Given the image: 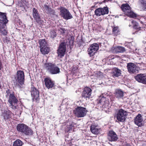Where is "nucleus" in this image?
Instances as JSON below:
<instances>
[{
	"instance_id": "58836bf2",
	"label": "nucleus",
	"mask_w": 146,
	"mask_h": 146,
	"mask_svg": "<svg viewBox=\"0 0 146 146\" xmlns=\"http://www.w3.org/2000/svg\"><path fill=\"white\" fill-rule=\"evenodd\" d=\"M141 23H142V22H141Z\"/></svg>"
},
{
	"instance_id": "5701e85b",
	"label": "nucleus",
	"mask_w": 146,
	"mask_h": 146,
	"mask_svg": "<svg viewBox=\"0 0 146 146\" xmlns=\"http://www.w3.org/2000/svg\"><path fill=\"white\" fill-rule=\"evenodd\" d=\"M113 50L116 53H123L125 51V50L123 47L119 46L115 47Z\"/></svg>"
},
{
	"instance_id": "4c0bfd02",
	"label": "nucleus",
	"mask_w": 146,
	"mask_h": 146,
	"mask_svg": "<svg viewBox=\"0 0 146 146\" xmlns=\"http://www.w3.org/2000/svg\"><path fill=\"white\" fill-rule=\"evenodd\" d=\"M131 25H129V27H131Z\"/></svg>"
},
{
	"instance_id": "9d476101",
	"label": "nucleus",
	"mask_w": 146,
	"mask_h": 146,
	"mask_svg": "<svg viewBox=\"0 0 146 146\" xmlns=\"http://www.w3.org/2000/svg\"><path fill=\"white\" fill-rule=\"evenodd\" d=\"M66 50V46L65 43L62 42L60 44L57 51L58 56L62 58L64 56Z\"/></svg>"
},
{
	"instance_id": "7c9ffc66",
	"label": "nucleus",
	"mask_w": 146,
	"mask_h": 146,
	"mask_svg": "<svg viewBox=\"0 0 146 146\" xmlns=\"http://www.w3.org/2000/svg\"><path fill=\"white\" fill-rule=\"evenodd\" d=\"M23 144L22 142L20 140L17 139L14 142L13 146H22Z\"/></svg>"
},
{
	"instance_id": "f257e3e1",
	"label": "nucleus",
	"mask_w": 146,
	"mask_h": 146,
	"mask_svg": "<svg viewBox=\"0 0 146 146\" xmlns=\"http://www.w3.org/2000/svg\"><path fill=\"white\" fill-rule=\"evenodd\" d=\"M6 14L0 12V33L3 35H6L7 33L6 24L8 22Z\"/></svg>"
},
{
	"instance_id": "1a4fd4ad",
	"label": "nucleus",
	"mask_w": 146,
	"mask_h": 146,
	"mask_svg": "<svg viewBox=\"0 0 146 146\" xmlns=\"http://www.w3.org/2000/svg\"><path fill=\"white\" fill-rule=\"evenodd\" d=\"M127 115L126 111L121 109L119 110L117 114L116 118L118 121L120 122L124 121L126 119Z\"/></svg>"
},
{
	"instance_id": "39448f33",
	"label": "nucleus",
	"mask_w": 146,
	"mask_h": 146,
	"mask_svg": "<svg viewBox=\"0 0 146 146\" xmlns=\"http://www.w3.org/2000/svg\"><path fill=\"white\" fill-rule=\"evenodd\" d=\"M60 11V15L64 19L68 20L72 18L73 17L68 10L63 7L58 8Z\"/></svg>"
},
{
	"instance_id": "4be33fe9",
	"label": "nucleus",
	"mask_w": 146,
	"mask_h": 146,
	"mask_svg": "<svg viewBox=\"0 0 146 146\" xmlns=\"http://www.w3.org/2000/svg\"><path fill=\"white\" fill-rule=\"evenodd\" d=\"M112 76L113 77H118L121 75V71L116 68H114L112 70Z\"/></svg>"
},
{
	"instance_id": "2eb2a0df",
	"label": "nucleus",
	"mask_w": 146,
	"mask_h": 146,
	"mask_svg": "<svg viewBox=\"0 0 146 146\" xmlns=\"http://www.w3.org/2000/svg\"><path fill=\"white\" fill-rule=\"evenodd\" d=\"M118 139L117 135L113 131H109L108 134V139L110 141H114Z\"/></svg>"
},
{
	"instance_id": "f3484780",
	"label": "nucleus",
	"mask_w": 146,
	"mask_h": 146,
	"mask_svg": "<svg viewBox=\"0 0 146 146\" xmlns=\"http://www.w3.org/2000/svg\"><path fill=\"white\" fill-rule=\"evenodd\" d=\"M33 16L34 19L37 22L40 21V16L37 9L35 8L33 9Z\"/></svg>"
},
{
	"instance_id": "c85d7f7f",
	"label": "nucleus",
	"mask_w": 146,
	"mask_h": 146,
	"mask_svg": "<svg viewBox=\"0 0 146 146\" xmlns=\"http://www.w3.org/2000/svg\"><path fill=\"white\" fill-rule=\"evenodd\" d=\"M40 48L48 46L47 44L44 39H41L39 40Z\"/></svg>"
},
{
	"instance_id": "473e14b6",
	"label": "nucleus",
	"mask_w": 146,
	"mask_h": 146,
	"mask_svg": "<svg viewBox=\"0 0 146 146\" xmlns=\"http://www.w3.org/2000/svg\"><path fill=\"white\" fill-rule=\"evenodd\" d=\"M44 8L45 10H46L47 11H49L50 9L49 6L46 5H44Z\"/></svg>"
},
{
	"instance_id": "c9c22d12",
	"label": "nucleus",
	"mask_w": 146,
	"mask_h": 146,
	"mask_svg": "<svg viewBox=\"0 0 146 146\" xmlns=\"http://www.w3.org/2000/svg\"><path fill=\"white\" fill-rule=\"evenodd\" d=\"M73 127V126L72 124H70V127H69V129H68V131H69L70 130V129L72 128Z\"/></svg>"
},
{
	"instance_id": "2f4dec72",
	"label": "nucleus",
	"mask_w": 146,
	"mask_h": 146,
	"mask_svg": "<svg viewBox=\"0 0 146 146\" xmlns=\"http://www.w3.org/2000/svg\"><path fill=\"white\" fill-rule=\"evenodd\" d=\"M49 35L50 37L52 38H54L56 37V31L54 30L51 31Z\"/></svg>"
},
{
	"instance_id": "393cba45",
	"label": "nucleus",
	"mask_w": 146,
	"mask_h": 146,
	"mask_svg": "<svg viewBox=\"0 0 146 146\" xmlns=\"http://www.w3.org/2000/svg\"><path fill=\"white\" fill-rule=\"evenodd\" d=\"M40 51L41 53L43 54H48L50 52V49L48 46L40 48Z\"/></svg>"
},
{
	"instance_id": "b1692460",
	"label": "nucleus",
	"mask_w": 146,
	"mask_h": 146,
	"mask_svg": "<svg viewBox=\"0 0 146 146\" xmlns=\"http://www.w3.org/2000/svg\"><path fill=\"white\" fill-rule=\"evenodd\" d=\"M121 9L125 14L128 11H130L131 9V7L128 4H124L122 5Z\"/></svg>"
},
{
	"instance_id": "ddd939ff",
	"label": "nucleus",
	"mask_w": 146,
	"mask_h": 146,
	"mask_svg": "<svg viewBox=\"0 0 146 146\" xmlns=\"http://www.w3.org/2000/svg\"><path fill=\"white\" fill-rule=\"evenodd\" d=\"M45 86L48 89L52 88L54 86V82L50 78H46L44 80Z\"/></svg>"
},
{
	"instance_id": "f8f14e48",
	"label": "nucleus",
	"mask_w": 146,
	"mask_h": 146,
	"mask_svg": "<svg viewBox=\"0 0 146 146\" xmlns=\"http://www.w3.org/2000/svg\"><path fill=\"white\" fill-rule=\"evenodd\" d=\"M127 68L128 72L130 73H137L138 72V70L137 66L133 63H128Z\"/></svg>"
},
{
	"instance_id": "0eeeda50",
	"label": "nucleus",
	"mask_w": 146,
	"mask_h": 146,
	"mask_svg": "<svg viewBox=\"0 0 146 146\" xmlns=\"http://www.w3.org/2000/svg\"><path fill=\"white\" fill-rule=\"evenodd\" d=\"M88 112L86 108L81 106H78L75 109V113L78 117H83L85 116Z\"/></svg>"
},
{
	"instance_id": "a878e982",
	"label": "nucleus",
	"mask_w": 146,
	"mask_h": 146,
	"mask_svg": "<svg viewBox=\"0 0 146 146\" xmlns=\"http://www.w3.org/2000/svg\"><path fill=\"white\" fill-rule=\"evenodd\" d=\"M115 96L118 98H121L123 96V92L120 90H116L115 92Z\"/></svg>"
},
{
	"instance_id": "cd10ccee",
	"label": "nucleus",
	"mask_w": 146,
	"mask_h": 146,
	"mask_svg": "<svg viewBox=\"0 0 146 146\" xmlns=\"http://www.w3.org/2000/svg\"><path fill=\"white\" fill-rule=\"evenodd\" d=\"M113 34L115 35H117L119 34V30L118 26L112 27Z\"/></svg>"
},
{
	"instance_id": "c756f323",
	"label": "nucleus",
	"mask_w": 146,
	"mask_h": 146,
	"mask_svg": "<svg viewBox=\"0 0 146 146\" xmlns=\"http://www.w3.org/2000/svg\"><path fill=\"white\" fill-rule=\"evenodd\" d=\"M125 14L131 18H134L136 17V14L132 11L131 9L130 10V11H128Z\"/></svg>"
},
{
	"instance_id": "a211bd4d",
	"label": "nucleus",
	"mask_w": 146,
	"mask_h": 146,
	"mask_svg": "<svg viewBox=\"0 0 146 146\" xmlns=\"http://www.w3.org/2000/svg\"><path fill=\"white\" fill-rule=\"evenodd\" d=\"M31 94L32 96L35 99H37L39 97V91L34 86L31 87Z\"/></svg>"
},
{
	"instance_id": "6ab92c4d",
	"label": "nucleus",
	"mask_w": 146,
	"mask_h": 146,
	"mask_svg": "<svg viewBox=\"0 0 146 146\" xmlns=\"http://www.w3.org/2000/svg\"><path fill=\"white\" fill-rule=\"evenodd\" d=\"M90 129L92 133L95 135L98 134L100 132V129L98 128L97 125H91Z\"/></svg>"
},
{
	"instance_id": "f704fd0d",
	"label": "nucleus",
	"mask_w": 146,
	"mask_h": 146,
	"mask_svg": "<svg viewBox=\"0 0 146 146\" xmlns=\"http://www.w3.org/2000/svg\"><path fill=\"white\" fill-rule=\"evenodd\" d=\"M105 100V98L104 97H102V99H101V100H100V102L101 103L102 102V101H101L102 100H104V101Z\"/></svg>"
},
{
	"instance_id": "f03ea898",
	"label": "nucleus",
	"mask_w": 146,
	"mask_h": 146,
	"mask_svg": "<svg viewBox=\"0 0 146 146\" xmlns=\"http://www.w3.org/2000/svg\"><path fill=\"white\" fill-rule=\"evenodd\" d=\"M6 97L8 98V102L10 104V107L13 110L17 109V106L15 105L18 102V100L15 96L14 92H11L9 90L6 91Z\"/></svg>"
},
{
	"instance_id": "bb28decb",
	"label": "nucleus",
	"mask_w": 146,
	"mask_h": 146,
	"mask_svg": "<svg viewBox=\"0 0 146 146\" xmlns=\"http://www.w3.org/2000/svg\"><path fill=\"white\" fill-rule=\"evenodd\" d=\"M131 23L132 24L133 27V29L138 31H140L141 30V27L139 26L138 23L135 21H132Z\"/></svg>"
},
{
	"instance_id": "412c9836",
	"label": "nucleus",
	"mask_w": 146,
	"mask_h": 146,
	"mask_svg": "<svg viewBox=\"0 0 146 146\" xmlns=\"http://www.w3.org/2000/svg\"><path fill=\"white\" fill-rule=\"evenodd\" d=\"M143 119L142 116L140 114H138L135 117L134 119L135 123L139 126L142 125Z\"/></svg>"
},
{
	"instance_id": "9b49d317",
	"label": "nucleus",
	"mask_w": 146,
	"mask_h": 146,
	"mask_svg": "<svg viewBox=\"0 0 146 146\" xmlns=\"http://www.w3.org/2000/svg\"><path fill=\"white\" fill-rule=\"evenodd\" d=\"M108 8L107 7H104L103 8H99L96 9L95 10V13L97 16H99L108 14Z\"/></svg>"
},
{
	"instance_id": "423d86ee",
	"label": "nucleus",
	"mask_w": 146,
	"mask_h": 146,
	"mask_svg": "<svg viewBox=\"0 0 146 146\" xmlns=\"http://www.w3.org/2000/svg\"><path fill=\"white\" fill-rule=\"evenodd\" d=\"M99 49V45L96 43H94L90 45L88 50V54L90 57L94 55Z\"/></svg>"
},
{
	"instance_id": "6e6552de",
	"label": "nucleus",
	"mask_w": 146,
	"mask_h": 146,
	"mask_svg": "<svg viewBox=\"0 0 146 146\" xmlns=\"http://www.w3.org/2000/svg\"><path fill=\"white\" fill-rule=\"evenodd\" d=\"M25 75L24 72L19 70L17 71L16 79L18 83V85L20 87L24 84Z\"/></svg>"
},
{
	"instance_id": "72a5a7b5",
	"label": "nucleus",
	"mask_w": 146,
	"mask_h": 146,
	"mask_svg": "<svg viewBox=\"0 0 146 146\" xmlns=\"http://www.w3.org/2000/svg\"><path fill=\"white\" fill-rule=\"evenodd\" d=\"M142 7H143V9L145 10L146 9V4H144L142 5Z\"/></svg>"
},
{
	"instance_id": "4468645a",
	"label": "nucleus",
	"mask_w": 146,
	"mask_h": 146,
	"mask_svg": "<svg viewBox=\"0 0 146 146\" xmlns=\"http://www.w3.org/2000/svg\"><path fill=\"white\" fill-rule=\"evenodd\" d=\"M91 89L89 87H86L83 91L82 96L84 98L86 99L89 98L91 96L92 93Z\"/></svg>"
},
{
	"instance_id": "e433bc0d",
	"label": "nucleus",
	"mask_w": 146,
	"mask_h": 146,
	"mask_svg": "<svg viewBox=\"0 0 146 146\" xmlns=\"http://www.w3.org/2000/svg\"><path fill=\"white\" fill-rule=\"evenodd\" d=\"M1 85L0 84V88H1Z\"/></svg>"
},
{
	"instance_id": "7ed1b4c3",
	"label": "nucleus",
	"mask_w": 146,
	"mask_h": 146,
	"mask_svg": "<svg viewBox=\"0 0 146 146\" xmlns=\"http://www.w3.org/2000/svg\"><path fill=\"white\" fill-rule=\"evenodd\" d=\"M44 68L52 74H56L60 72V68L51 63H46L44 65Z\"/></svg>"
},
{
	"instance_id": "20e7f679",
	"label": "nucleus",
	"mask_w": 146,
	"mask_h": 146,
	"mask_svg": "<svg viewBox=\"0 0 146 146\" xmlns=\"http://www.w3.org/2000/svg\"><path fill=\"white\" fill-rule=\"evenodd\" d=\"M17 129L18 131L26 135H30L32 133V131L30 128L23 124L20 123L18 124L17 126Z\"/></svg>"
},
{
	"instance_id": "dca6fc26",
	"label": "nucleus",
	"mask_w": 146,
	"mask_h": 146,
	"mask_svg": "<svg viewBox=\"0 0 146 146\" xmlns=\"http://www.w3.org/2000/svg\"><path fill=\"white\" fill-rule=\"evenodd\" d=\"M136 80L139 82L146 84V75L145 74H139L135 77Z\"/></svg>"
},
{
	"instance_id": "aec40b11",
	"label": "nucleus",
	"mask_w": 146,
	"mask_h": 146,
	"mask_svg": "<svg viewBox=\"0 0 146 146\" xmlns=\"http://www.w3.org/2000/svg\"><path fill=\"white\" fill-rule=\"evenodd\" d=\"M12 114L9 110H5L2 113V116L4 119L5 120L11 118Z\"/></svg>"
}]
</instances>
